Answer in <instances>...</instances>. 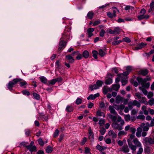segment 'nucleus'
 <instances>
[{
	"label": "nucleus",
	"mask_w": 154,
	"mask_h": 154,
	"mask_svg": "<svg viewBox=\"0 0 154 154\" xmlns=\"http://www.w3.org/2000/svg\"><path fill=\"white\" fill-rule=\"evenodd\" d=\"M124 124V120L122 119L121 116H119L116 122L112 123V126L114 129L120 131L123 129Z\"/></svg>",
	"instance_id": "f257e3e1"
},
{
	"label": "nucleus",
	"mask_w": 154,
	"mask_h": 154,
	"mask_svg": "<svg viewBox=\"0 0 154 154\" xmlns=\"http://www.w3.org/2000/svg\"><path fill=\"white\" fill-rule=\"evenodd\" d=\"M133 142L135 145L133 144L132 142L129 140H128V142L129 147L133 151H136L137 149V147L141 146H142L141 143L139 141L137 138H134Z\"/></svg>",
	"instance_id": "f03ea898"
},
{
	"label": "nucleus",
	"mask_w": 154,
	"mask_h": 154,
	"mask_svg": "<svg viewBox=\"0 0 154 154\" xmlns=\"http://www.w3.org/2000/svg\"><path fill=\"white\" fill-rule=\"evenodd\" d=\"M150 80V79L149 78H146L144 79L140 77H137V80L138 82L146 88H149L150 86V83L149 82L147 83H146V82Z\"/></svg>",
	"instance_id": "7ed1b4c3"
},
{
	"label": "nucleus",
	"mask_w": 154,
	"mask_h": 154,
	"mask_svg": "<svg viewBox=\"0 0 154 154\" xmlns=\"http://www.w3.org/2000/svg\"><path fill=\"white\" fill-rule=\"evenodd\" d=\"M67 28H66V29L62 34V37L60 38L63 39H65V40H66L67 41H68L69 40L70 32H71V28L69 27L67 29H66Z\"/></svg>",
	"instance_id": "20e7f679"
},
{
	"label": "nucleus",
	"mask_w": 154,
	"mask_h": 154,
	"mask_svg": "<svg viewBox=\"0 0 154 154\" xmlns=\"http://www.w3.org/2000/svg\"><path fill=\"white\" fill-rule=\"evenodd\" d=\"M17 81H18V79H17L16 78L14 79L12 81L9 82L7 86L9 90L11 91L12 90V88L14 85L17 83Z\"/></svg>",
	"instance_id": "39448f33"
},
{
	"label": "nucleus",
	"mask_w": 154,
	"mask_h": 154,
	"mask_svg": "<svg viewBox=\"0 0 154 154\" xmlns=\"http://www.w3.org/2000/svg\"><path fill=\"white\" fill-rule=\"evenodd\" d=\"M16 79H18V81H17V83L18 82H19L20 86L21 87H23L24 88H26V86L28 85V83L26 81L20 78Z\"/></svg>",
	"instance_id": "423d86ee"
},
{
	"label": "nucleus",
	"mask_w": 154,
	"mask_h": 154,
	"mask_svg": "<svg viewBox=\"0 0 154 154\" xmlns=\"http://www.w3.org/2000/svg\"><path fill=\"white\" fill-rule=\"evenodd\" d=\"M107 78L105 81V83L106 85H110L111 84L112 82V75L110 73H108L107 75Z\"/></svg>",
	"instance_id": "0eeeda50"
},
{
	"label": "nucleus",
	"mask_w": 154,
	"mask_h": 154,
	"mask_svg": "<svg viewBox=\"0 0 154 154\" xmlns=\"http://www.w3.org/2000/svg\"><path fill=\"white\" fill-rule=\"evenodd\" d=\"M143 140L146 144L149 143L150 145L154 144V139L151 137H146Z\"/></svg>",
	"instance_id": "6e6552de"
},
{
	"label": "nucleus",
	"mask_w": 154,
	"mask_h": 154,
	"mask_svg": "<svg viewBox=\"0 0 154 154\" xmlns=\"http://www.w3.org/2000/svg\"><path fill=\"white\" fill-rule=\"evenodd\" d=\"M120 32L121 29L119 27H117L115 28L114 29V30H113L111 29H109V33L111 34H119L120 33Z\"/></svg>",
	"instance_id": "1a4fd4ad"
},
{
	"label": "nucleus",
	"mask_w": 154,
	"mask_h": 154,
	"mask_svg": "<svg viewBox=\"0 0 154 154\" xmlns=\"http://www.w3.org/2000/svg\"><path fill=\"white\" fill-rule=\"evenodd\" d=\"M60 42L59 45L58 50L59 51L61 50L62 48L64 47L66 45V43L64 41L65 39H63L60 38Z\"/></svg>",
	"instance_id": "9d476101"
},
{
	"label": "nucleus",
	"mask_w": 154,
	"mask_h": 154,
	"mask_svg": "<svg viewBox=\"0 0 154 154\" xmlns=\"http://www.w3.org/2000/svg\"><path fill=\"white\" fill-rule=\"evenodd\" d=\"M146 45V43L141 42L136 47H134V50H137L141 49L142 48H144Z\"/></svg>",
	"instance_id": "9b49d317"
},
{
	"label": "nucleus",
	"mask_w": 154,
	"mask_h": 154,
	"mask_svg": "<svg viewBox=\"0 0 154 154\" xmlns=\"http://www.w3.org/2000/svg\"><path fill=\"white\" fill-rule=\"evenodd\" d=\"M88 131L89 133V139H91L93 141L94 139V134H93V131L91 127L89 128Z\"/></svg>",
	"instance_id": "f8f14e48"
},
{
	"label": "nucleus",
	"mask_w": 154,
	"mask_h": 154,
	"mask_svg": "<svg viewBox=\"0 0 154 154\" xmlns=\"http://www.w3.org/2000/svg\"><path fill=\"white\" fill-rule=\"evenodd\" d=\"M99 96L100 94L98 93L94 95L92 94H90L88 97H87V99L88 100H89L90 99L92 100H94L97 97H99Z\"/></svg>",
	"instance_id": "ddd939ff"
},
{
	"label": "nucleus",
	"mask_w": 154,
	"mask_h": 154,
	"mask_svg": "<svg viewBox=\"0 0 154 154\" xmlns=\"http://www.w3.org/2000/svg\"><path fill=\"white\" fill-rule=\"evenodd\" d=\"M72 54L73 55H76L77 56L76 57V59L77 60H80L82 59L83 56H82V54L79 53L78 51H75L72 52Z\"/></svg>",
	"instance_id": "4468645a"
},
{
	"label": "nucleus",
	"mask_w": 154,
	"mask_h": 154,
	"mask_svg": "<svg viewBox=\"0 0 154 154\" xmlns=\"http://www.w3.org/2000/svg\"><path fill=\"white\" fill-rule=\"evenodd\" d=\"M26 147L29 150L30 152H35L36 151V148L35 146H26Z\"/></svg>",
	"instance_id": "2eb2a0df"
},
{
	"label": "nucleus",
	"mask_w": 154,
	"mask_h": 154,
	"mask_svg": "<svg viewBox=\"0 0 154 154\" xmlns=\"http://www.w3.org/2000/svg\"><path fill=\"white\" fill-rule=\"evenodd\" d=\"M107 115L109 118L111 119L113 122H116V121L117 119V117L116 115H112L110 114H108Z\"/></svg>",
	"instance_id": "dca6fc26"
},
{
	"label": "nucleus",
	"mask_w": 154,
	"mask_h": 154,
	"mask_svg": "<svg viewBox=\"0 0 154 154\" xmlns=\"http://www.w3.org/2000/svg\"><path fill=\"white\" fill-rule=\"evenodd\" d=\"M49 116L48 115L45 116L42 115L38 117V119L39 120H42L43 121H47L48 120Z\"/></svg>",
	"instance_id": "f3484780"
},
{
	"label": "nucleus",
	"mask_w": 154,
	"mask_h": 154,
	"mask_svg": "<svg viewBox=\"0 0 154 154\" xmlns=\"http://www.w3.org/2000/svg\"><path fill=\"white\" fill-rule=\"evenodd\" d=\"M149 72V71L146 69H142L139 71V73L143 76H146Z\"/></svg>",
	"instance_id": "a211bd4d"
},
{
	"label": "nucleus",
	"mask_w": 154,
	"mask_h": 154,
	"mask_svg": "<svg viewBox=\"0 0 154 154\" xmlns=\"http://www.w3.org/2000/svg\"><path fill=\"white\" fill-rule=\"evenodd\" d=\"M124 100L123 97L119 95L117 96L116 98V102L117 103H122Z\"/></svg>",
	"instance_id": "6ab92c4d"
},
{
	"label": "nucleus",
	"mask_w": 154,
	"mask_h": 154,
	"mask_svg": "<svg viewBox=\"0 0 154 154\" xmlns=\"http://www.w3.org/2000/svg\"><path fill=\"white\" fill-rule=\"evenodd\" d=\"M94 29L91 28L88 29H87V32L88 34V37L90 38L93 35L92 32L94 31Z\"/></svg>",
	"instance_id": "aec40b11"
},
{
	"label": "nucleus",
	"mask_w": 154,
	"mask_h": 154,
	"mask_svg": "<svg viewBox=\"0 0 154 154\" xmlns=\"http://www.w3.org/2000/svg\"><path fill=\"white\" fill-rule=\"evenodd\" d=\"M114 108H114L113 106H109V107L108 109L110 111V112L111 114L115 115H116L117 114Z\"/></svg>",
	"instance_id": "412c9836"
},
{
	"label": "nucleus",
	"mask_w": 154,
	"mask_h": 154,
	"mask_svg": "<svg viewBox=\"0 0 154 154\" xmlns=\"http://www.w3.org/2000/svg\"><path fill=\"white\" fill-rule=\"evenodd\" d=\"M108 135L109 136H111L113 138H115L116 137L117 134L114 131L112 130H110L108 132Z\"/></svg>",
	"instance_id": "4be33fe9"
},
{
	"label": "nucleus",
	"mask_w": 154,
	"mask_h": 154,
	"mask_svg": "<svg viewBox=\"0 0 154 154\" xmlns=\"http://www.w3.org/2000/svg\"><path fill=\"white\" fill-rule=\"evenodd\" d=\"M66 59L69 60L70 63H72L74 62V59L70 55H68L66 56Z\"/></svg>",
	"instance_id": "5701e85b"
},
{
	"label": "nucleus",
	"mask_w": 154,
	"mask_h": 154,
	"mask_svg": "<svg viewBox=\"0 0 154 154\" xmlns=\"http://www.w3.org/2000/svg\"><path fill=\"white\" fill-rule=\"evenodd\" d=\"M120 87V86L119 84H116L112 85V88L113 90L118 91Z\"/></svg>",
	"instance_id": "b1692460"
},
{
	"label": "nucleus",
	"mask_w": 154,
	"mask_h": 154,
	"mask_svg": "<svg viewBox=\"0 0 154 154\" xmlns=\"http://www.w3.org/2000/svg\"><path fill=\"white\" fill-rule=\"evenodd\" d=\"M96 148L100 151H102L106 149V147L101 146L99 144H97Z\"/></svg>",
	"instance_id": "393cba45"
},
{
	"label": "nucleus",
	"mask_w": 154,
	"mask_h": 154,
	"mask_svg": "<svg viewBox=\"0 0 154 154\" xmlns=\"http://www.w3.org/2000/svg\"><path fill=\"white\" fill-rule=\"evenodd\" d=\"M149 6L150 8L149 9L148 12H150L151 11H154V1H152L150 3Z\"/></svg>",
	"instance_id": "a878e982"
},
{
	"label": "nucleus",
	"mask_w": 154,
	"mask_h": 154,
	"mask_svg": "<svg viewBox=\"0 0 154 154\" xmlns=\"http://www.w3.org/2000/svg\"><path fill=\"white\" fill-rule=\"evenodd\" d=\"M96 115L99 116H103V117H105V114L102 112H101L100 110H98L97 111Z\"/></svg>",
	"instance_id": "bb28decb"
},
{
	"label": "nucleus",
	"mask_w": 154,
	"mask_h": 154,
	"mask_svg": "<svg viewBox=\"0 0 154 154\" xmlns=\"http://www.w3.org/2000/svg\"><path fill=\"white\" fill-rule=\"evenodd\" d=\"M89 56V52L87 50L84 51L82 53V56L85 58H88Z\"/></svg>",
	"instance_id": "cd10ccee"
},
{
	"label": "nucleus",
	"mask_w": 154,
	"mask_h": 154,
	"mask_svg": "<svg viewBox=\"0 0 154 154\" xmlns=\"http://www.w3.org/2000/svg\"><path fill=\"white\" fill-rule=\"evenodd\" d=\"M122 151L125 153H127L129 152V149L127 145H124L122 148Z\"/></svg>",
	"instance_id": "c85d7f7f"
},
{
	"label": "nucleus",
	"mask_w": 154,
	"mask_h": 154,
	"mask_svg": "<svg viewBox=\"0 0 154 154\" xmlns=\"http://www.w3.org/2000/svg\"><path fill=\"white\" fill-rule=\"evenodd\" d=\"M40 79L41 81L43 83L46 84L47 82V79L44 76H41L39 78Z\"/></svg>",
	"instance_id": "c756f323"
},
{
	"label": "nucleus",
	"mask_w": 154,
	"mask_h": 154,
	"mask_svg": "<svg viewBox=\"0 0 154 154\" xmlns=\"http://www.w3.org/2000/svg\"><path fill=\"white\" fill-rule=\"evenodd\" d=\"M66 110L67 112H70L73 111V109L72 106L68 105L66 106Z\"/></svg>",
	"instance_id": "7c9ffc66"
},
{
	"label": "nucleus",
	"mask_w": 154,
	"mask_h": 154,
	"mask_svg": "<svg viewBox=\"0 0 154 154\" xmlns=\"http://www.w3.org/2000/svg\"><path fill=\"white\" fill-rule=\"evenodd\" d=\"M103 84V82L102 81L98 80H97L96 83V85L97 87H98V89L100 88V87H101Z\"/></svg>",
	"instance_id": "2f4dec72"
},
{
	"label": "nucleus",
	"mask_w": 154,
	"mask_h": 154,
	"mask_svg": "<svg viewBox=\"0 0 154 154\" xmlns=\"http://www.w3.org/2000/svg\"><path fill=\"white\" fill-rule=\"evenodd\" d=\"M92 56L95 59H97V55L98 54V52L95 50L93 51H92Z\"/></svg>",
	"instance_id": "473e14b6"
},
{
	"label": "nucleus",
	"mask_w": 154,
	"mask_h": 154,
	"mask_svg": "<svg viewBox=\"0 0 154 154\" xmlns=\"http://www.w3.org/2000/svg\"><path fill=\"white\" fill-rule=\"evenodd\" d=\"M132 104L134 106H136L137 107H140V103L136 100H134L132 102Z\"/></svg>",
	"instance_id": "72a5a7b5"
},
{
	"label": "nucleus",
	"mask_w": 154,
	"mask_h": 154,
	"mask_svg": "<svg viewBox=\"0 0 154 154\" xmlns=\"http://www.w3.org/2000/svg\"><path fill=\"white\" fill-rule=\"evenodd\" d=\"M98 54L100 56L103 57L105 55L106 53L102 49H100Z\"/></svg>",
	"instance_id": "f704fd0d"
},
{
	"label": "nucleus",
	"mask_w": 154,
	"mask_h": 154,
	"mask_svg": "<svg viewBox=\"0 0 154 154\" xmlns=\"http://www.w3.org/2000/svg\"><path fill=\"white\" fill-rule=\"evenodd\" d=\"M46 152L48 153H51L53 151V149L50 146H48L46 149Z\"/></svg>",
	"instance_id": "c9c22d12"
},
{
	"label": "nucleus",
	"mask_w": 154,
	"mask_h": 154,
	"mask_svg": "<svg viewBox=\"0 0 154 154\" xmlns=\"http://www.w3.org/2000/svg\"><path fill=\"white\" fill-rule=\"evenodd\" d=\"M32 95L35 99L38 100L40 99V96L39 94H37V93L34 92L33 93Z\"/></svg>",
	"instance_id": "e433bc0d"
},
{
	"label": "nucleus",
	"mask_w": 154,
	"mask_h": 154,
	"mask_svg": "<svg viewBox=\"0 0 154 154\" xmlns=\"http://www.w3.org/2000/svg\"><path fill=\"white\" fill-rule=\"evenodd\" d=\"M94 14L92 11H90L88 13L87 16L88 18L90 19H91L93 17Z\"/></svg>",
	"instance_id": "4c0bfd02"
},
{
	"label": "nucleus",
	"mask_w": 154,
	"mask_h": 154,
	"mask_svg": "<svg viewBox=\"0 0 154 154\" xmlns=\"http://www.w3.org/2000/svg\"><path fill=\"white\" fill-rule=\"evenodd\" d=\"M123 42V41L119 40V41H115L112 43V45H119L120 43Z\"/></svg>",
	"instance_id": "58836bf2"
},
{
	"label": "nucleus",
	"mask_w": 154,
	"mask_h": 154,
	"mask_svg": "<svg viewBox=\"0 0 154 154\" xmlns=\"http://www.w3.org/2000/svg\"><path fill=\"white\" fill-rule=\"evenodd\" d=\"M112 9H113V14L114 15V17H116V13L119 12V11L116 7H113Z\"/></svg>",
	"instance_id": "ea45409f"
},
{
	"label": "nucleus",
	"mask_w": 154,
	"mask_h": 154,
	"mask_svg": "<svg viewBox=\"0 0 154 154\" xmlns=\"http://www.w3.org/2000/svg\"><path fill=\"white\" fill-rule=\"evenodd\" d=\"M138 147H139V148L138 150L137 151V154H142L143 152V149L142 148V146H141Z\"/></svg>",
	"instance_id": "a19ab883"
},
{
	"label": "nucleus",
	"mask_w": 154,
	"mask_h": 154,
	"mask_svg": "<svg viewBox=\"0 0 154 154\" xmlns=\"http://www.w3.org/2000/svg\"><path fill=\"white\" fill-rule=\"evenodd\" d=\"M89 87L91 91H92L94 89H98V87H97L96 84H94L93 85H91Z\"/></svg>",
	"instance_id": "79ce46f5"
},
{
	"label": "nucleus",
	"mask_w": 154,
	"mask_h": 154,
	"mask_svg": "<svg viewBox=\"0 0 154 154\" xmlns=\"http://www.w3.org/2000/svg\"><path fill=\"white\" fill-rule=\"evenodd\" d=\"M127 134V133L124 131H120L118 134V136L119 137H120L122 135H126Z\"/></svg>",
	"instance_id": "37998d69"
},
{
	"label": "nucleus",
	"mask_w": 154,
	"mask_h": 154,
	"mask_svg": "<svg viewBox=\"0 0 154 154\" xmlns=\"http://www.w3.org/2000/svg\"><path fill=\"white\" fill-rule=\"evenodd\" d=\"M87 141V138L85 137H84L83 138L82 140L81 141L80 143V144L81 145H83Z\"/></svg>",
	"instance_id": "c03bdc74"
},
{
	"label": "nucleus",
	"mask_w": 154,
	"mask_h": 154,
	"mask_svg": "<svg viewBox=\"0 0 154 154\" xmlns=\"http://www.w3.org/2000/svg\"><path fill=\"white\" fill-rule=\"evenodd\" d=\"M105 123V119H100L99 122V124L100 126H103Z\"/></svg>",
	"instance_id": "a18cd8bd"
},
{
	"label": "nucleus",
	"mask_w": 154,
	"mask_h": 154,
	"mask_svg": "<svg viewBox=\"0 0 154 154\" xmlns=\"http://www.w3.org/2000/svg\"><path fill=\"white\" fill-rule=\"evenodd\" d=\"M100 134L102 135H104L106 132V130L103 127L100 128V130L99 131Z\"/></svg>",
	"instance_id": "49530a36"
},
{
	"label": "nucleus",
	"mask_w": 154,
	"mask_h": 154,
	"mask_svg": "<svg viewBox=\"0 0 154 154\" xmlns=\"http://www.w3.org/2000/svg\"><path fill=\"white\" fill-rule=\"evenodd\" d=\"M82 102V100L79 98L78 97L76 100L75 103L77 105H79L81 104Z\"/></svg>",
	"instance_id": "de8ad7c7"
},
{
	"label": "nucleus",
	"mask_w": 154,
	"mask_h": 154,
	"mask_svg": "<svg viewBox=\"0 0 154 154\" xmlns=\"http://www.w3.org/2000/svg\"><path fill=\"white\" fill-rule=\"evenodd\" d=\"M148 104L152 106L154 104V99L151 98L150 99L148 102Z\"/></svg>",
	"instance_id": "09e8293b"
},
{
	"label": "nucleus",
	"mask_w": 154,
	"mask_h": 154,
	"mask_svg": "<svg viewBox=\"0 0 154 154\" xmlns=\"http://www.w3.org/2000/svg\"><path fill=\"white\" fill-rule=\"evenodd\" d=\"M128 81L127 80L125 79H123L121 80L122 85L125 86L128 83Z\"/></svg>",
	"instance_id": "8fccbe9b"
},
{
	"label": "nucleus",
	"mask_w": 154,
	"mask_h": 154,
	"mask_svg": "<svg viewBox=\"0 0 154 154\" xmlns=\"http://www.w3.org/2000/svg\"><path fill=\"white\" fill-rule=\"evenodd\" d=\"M59 133V131L57 129L55 131L54 134L53 136L54 137L56 138L57 137Z\"/></svg>",
	"instance_id": "3c124183"
},
{
	"label": "nucleus",
	"mask_w": 154,
	"mask_h": 154,
	"mask_svg": "<svg viewBox=\"0 0 154 154\" xmlns=\"http://www.w3.org/2000/svg\"><path fill=\"white\" fill-rule=\"evenodd\" d=\"M105 33L106 32L103 29H102L100 32L99 35L100 36L103 37L104 36V35Z\"/></svg>",
	"instance_id": "603ef678"
},
{
	"label": "nucleus",
	"mask_w": 154,
	"mask_h": 154,
	"mask_svg": "<svg viewBox=\"0 0 154 154\" xmlns=\"http://www.w3.org/2000/svg\"><path fill=\"white\" fill-rule=\"evenodd\" d=\"M123 41H124L126 42H131V39L127 37H125L122 40Z\"/></svg>",
	"instance_id": "864d4df0"
},
{
	"label": "nucleus",
	"mask_w": 154,
	"mask_h": 154,
	"mask_svg": "<svg viewBox=\"0 0 154 154\" xmlns=\"http://www.w3.org/2000/svg\"><path fill=\"white\" fill-rule=\"evenodd\" d=\"M50 85H54L56 82L55 79H53L49 81L48 82Z\"/></svg>",
	"instance_id": "5fc2aeb1"
},
{
	"label": "nucleus",
	"mask_w": 154,
	"mask_h": 154,
	"mask_svg": "<svg viewBox=\"0 0 154 154\" xmlns=\"http://www.w3.org/2000/svg\"><path fill=\"white\" fill-rule=\"evenodd\" d=\"M121 74L120 73L119 74H118L117 76H118V77L115 80V82L116 83H117L119 82L120 81V77H121Z\"/></svg>",
	"instance_id": "6e6d98bb"
},
{
	"label": "nucleus",
	"mask_w": 154,
	"mask_h": 154,
	"mask_svg": "<svg viewBox=\"0 0 154 154\" xmlns=\"http://www.w3.org/2000/svg\"><path fill=\"white\" fill-rule=\"evenodd\" d=\"M22 93L24 95H25L29 96L30 94V92L26 90L22 91Z\"/></svg>",
	"instance_id": "4d7b16f0"
},
{
	"label": "nucleus",
	"mask_w": 154,
	"mask_h": 154,
	"mask_svg": "<svg viewBox=\"0 0 154 154\" xmlns=\"http://www.w3.org/2000/svg\"><path fill=\"white\" fill-rule=\"evenodd\" d=\"M38 143L41 146H43L44 144V142L42 140V139L41 138H39L38 140Z\"/></svg>",
	"instance_id": "13d9d810"
},
{
	"label": "nucleus",
	"mask_w": 154,
	"mask_h": 154,
	"mask_svg": "<svg viewBox=\"0 0 154 154\" xmlns=\"http://www.w3.org/2000/svg\"><path fill=\"white\" fill-rule=\"evenodd\" d=\"M153 96V93L152 92H149L147 95V97L150 99Z\"/></svg>",
	"instance_id": "bf43d9fd"
},
{
	"label": "nucleus",
	"mask_w": 154,
	"mask_h": 154,
	"mask_svg": "<svg viewBox=\"0 0 154 154\" xmlns=\"http://www.w3.org/2000/svg\"><path fill=\"white\" fill-rule=\"evenodd\" d=\"M125 120L127 122H128L130 120V116L129 115H126L125 117Z\"/></svg>",
	"instance_id": "052dcab7"
},
{
	"label": "nucleus",
	"mask_w": 154,
	"mask_h": 154,
	"mask_svg": "<svg viewBox=\"0 0 154 154\" xmlns=\"http://www.w3.org/2000/svg\"><path fill=\"white\" fill-rule=\"evenodd\" d=\"M107 16L110 18H112L114 17V15L110 12H108L107 14Z\"/></svg>",
	"instance_id": "680f3d73"
},
{
	"label": "nucleus",
	"mask_w": 154,
	"mask_h": 154,
	"mask_svg": "<svg viewBox=\"0 0 154 154\" xmlns=\"http://www.w3.org/2000/svg\"><path fill=\"white\" fill-rule=\"evenodd\" d=\"M141 98V102L146 105L148 104V102L146 101L145 98L142 97Z\"/></svg>",
	"instance_id": "e2e57ef3"
},
{
	"label": "nucleus",
	"mask_w": 154,
	"mask_h": 154,
	"mask_svg": "<svg viewBox=\"0 0 154 154\" xmlns=\"http://www.w3.org/2000/svg\"><path fill=\"white\" fill-rule=\"evenodd\" d=\"M30 131L29 130L27 129L25 130V133L27 136H29L30 134Z\"/></svg>",
	"instance_id": "0e129e2a"
},
{
	"label": "nucleus",
	"mask_w": 154,
	"mask_h": 154,
	"mask_svg": "<svg viewBox=\"0 0 154 154\" xmlns=\"http://www.w3.org/2000/svg\"><path fill=\"white\" fill-rule=\"evenodd\" d=\"M137 111L136 109H134L132 110L131 112V115H132L134 116L137 114Z\"/></svg>",
	"instance_id": "69168bd1"
},
{
	"label": "nucleus",
	"mask_w": 154,
	"mask_h": 154,
	"mask_svg": "<svg viewBox=\"0 0 154 154\" xmlns=\"http://www.w3.org/2000/svg\"><path fill=\"white\" fill-rule=\"evenodd\" d=\"M133 7L131 6H127L125 7V10H129L130 9H134Z\"/></svg>",
	"instance_id": "338daca9"
},
{
	"label": "nucleus",
	"mask_w": 154,
	"mask_h": 154,
	"mask_svg": "<svg viewBox=\"0 0 154 154\" xmlns=\"http://www.w3.org/2000/svg\"><path fill=\"white\" fill-rule=\"evenodd\" d=\"M145 116L143 115H138L137 117V119H140L143 120L145 119Z\"/></svg>",
	"instance_id": "774afa93"
}]
</instances>
